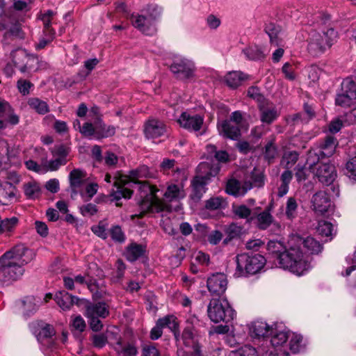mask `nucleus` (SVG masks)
<instances>
[{
	"instance_id": "obj_1",
	"label": "nucleus",
	"mask_w": 356,
	"mask_h": 356,
	"mask_svg": "<svg viewBox=\"0 0 356 356\" xmlns=\"http://www.w3.org/2000/svg\"><path fill=\"white\" fill-rule=\"evenodd\" d=\"M152 177V175L146 165L140 166L130 171L129 175L119 174L113 178L114 188L112 189L111 195L116 200L122 197L129 199L133 193L130 187H135L139 191L142 198L140 204L141 213L162 211L165 209L166 205L156 195L159 190L149 182L140 180Z\"/></svg>"
},
{
	"instance_id": "obj_2",
	"label": "nucleus",
	"mask_w": 356,
	"mask_h": 356,
	"mask_svg": "<svg viewBox=\"0 0 356 356\" xmlns=\"http://www.w3.org/2000/svg\"><path fill=\"white\" fill-rule=\"evenodd\" d=\"M321 250V244L314 238H304L298 234H292L289 238V252L282 259V264L292 273L303 275L312 268L311 254H318Z\"/></svg>"
},
{
	"instance_id": "obj_3",
	"label": "nucleus",
	"mask_w": 356,
	"mask_h": 356,
	"mask_svg": "<svg viewBox=\"0 0 356 356\" xmlns=\"http://www.w3.org/2000/svg\"><path fill=\"white\" fill-rule=\"evenodd\" d=\"M32 259L31 251L24 245H17L0 257V284H8L19 279L24 266Z\"/></svg>"
},
{
	"instance_id": "obj_4",
	"label": "nucleus",
	"mask_w": 356,
	"mask_h": 356,
	"mask_svg": "<svg viewBox=\"0 0 356 356\" xmlns=\"http://www.w3.org/2000/svg\"><path fill=\"white\" fill-rule=\"evenodd\" d=\"M306 164L314 176L324 184H332L337 177L335 167L329 163L320 162L318 154L314 149L309 152Z\"/></svg>"
},
{
	"instance_id": "obj_5",
	"label": "nucleus",
	"mask_w": 356,
	"mask_h": 356,
	"mask_svg": "<svg viewBox=\"0 0 356 356\" xmlns=\"http://www.w3.org/2000/svg\"><path fill=\"white\" fill-rule=\"evenodd\" d=\"M236 262L234 275L243 277L259 273L264 268L266 259L260 254L243 253L236 256Z\"/></svg>"
},
{
	"instance_id": "obj_6",
	"label": "nucleus",
	"mask_w": 356,
	"mask_h": 356,
	"mask_svg": "<svg viewBox=\"0 0 356 356\" xmlns=\"http://www.w3.org/2000/svg\"><path fill=\"white\" fill-rule=\"evenodd\" d=\"M161 13V8L156 5H150L140 15H131L132 25L147 35H152L156 32L155 20Z\"/></svg>"
},
{
	"instance_id": "obj_7",
	"label": "nucleus",
	"mask_w": 356,
	"mask_h": 356,
	"mask_svg": "<svg viewBox=\"0 0 356 356\" xmlns=\"http://www.w3.org/2000/svg\"><path fill=\"white\" fill-rule=\"evenodd\" d=\"M337 33L330 28L326 31L311 30L309 33L308 51L314 56H318L330 48L336 41Z\"/></svg>"
},
{
	"instance_id": "obj_8",
	"label": "nucleus",
	"mask_w": 356,
	"mask_h": 356,
	"mask_svg": "<svg viewBox=\"0 0 356 356\" xmlns=\"http://www.w3.org/2000/svg\"><path fill=\"white\" fill-rule=\"evenodd\" d=\"M207 312L209 318L214 323H228L236 316L235 311L225 298H212L208 305Z\"/></svg>"
},
{
	"instance_id": "obj_9",
	"label": "nucleus",
	"mask_w": 356,
	"mask_h": 356,
	"mask_svg": "<svg viewBox=\"0 0 356 356\" xmlns=\"http://www.w3.org/2000/svg\"><path fill=\"white\" fill-rule=\"evenodd\" d=\"M218 130L220 136L236 140L241 136V129L243 127V119L240 111L232 113L229 120L218 123Z\"/></svg>"
},
{
	"instance_id": "obj_10",
	"label": "nucleus",
	"mask_w": 356,
	"mask_h": 356,
	"mask_svg": "<svg viewBox=\"0 0 356 356\" xmlns=\"http://www.w3.org/2000/svg\"><path fill=\"white\" fill-rule=\"evenodd\" d=\"M289 331L286 328L275 325L270 332V348L269 356H289L288 344Z\"/></svg>"
},
{
	"instance_id": "obj_11",
	"label": "nucleus",
	"mask_w": 356,
	"mask_h": 356,
	"mask_svg": "<svg viewBox=\"0 0 356 356\" xmlns=\"http://www.w3.org/2000/svg\"><path fill=\"white\" fill-rule=\"evenodd\" d=\"M170 70L180 79H190L195 74L194 62L183 56H177L170 65Z\"/></svg>"
},
{
	"instance_id": "obj_12",
	"label": "nucleus",
	"mask_w": 356,
	"mask_h": 356,
	"mask_svg": "<svg viewBox=\"0 0 356 356\" xmlns=\"http://www.w3.org/2000/svg\"><path fill=\"white\" fill-rule=\"evenodd\" d=\"M227 286V277L224 273L213 274L207 280V288L212 296L220 297Z\"/></svg>"
},
{
	"instance_id": "obj_13",
	"label": "nucleus",
	"mask_w": 356,
	"mask_h": 356,
	"mask_svg": "<svg viewBox=\"0 0 356 356\" xmlns=\"http://www.w3.org/2000/svg\"><path fill=\"white\" fill-rule=\"evenodd\" d=\"M19 116L14 112L11 106L6 102H0V131L9 124L16 125L19 123Z\"/></svg>"
},
{
	"instance_id": "obj_14",
	"label": "nucleus",
	"mask_w": 356,
	"mask_h": 356,
	"mask_svg": "<svg viewBox=\"0 0 356 356\" xmlns=\"http://www.w3.org/2000/svg\"><path fill=\"white\" fill-rule=\"evenodd\" d=\"M275 324H268L266 321L257 320L250 323L248 327L249 335L252 339H264L269 336Z\"/></svg>"
},
{
	"instance_id": "obj_15",
	"label": "nucleus",
	"mask_w": 356,
	"mask_h": 356,
	"mask_svg": "<svg viewBox=\"0 0 356 356\" xmlns=\"http://www.w3.org/2000/svg\"><path fill=\"white\" fill-rule=\"evenodd\" d=\"M203 118L197 114L184 112L178 120L180 126L189 131H197L203 124Z\"/></svg>"
},
{
	"instance_id": "obj_16",
	"label": "nucleus",
	"mask_w": 356,
	"mask_h": 356,
	"mask_svg": "<svg viewBox=\"0 0 356 356\" xmlns=\"http://www.w3.org/2000/svg\"><path fill=\"white\" fill-rule=\"evenodd\" d=\"M271 209V206H268L263 211L250 217L248 222L254 223L259 229L265 230L268 229L274 221Z\"/></svg>"
},
{
	"instance_id": "obj_17",
	"label": "nucleus",
	"mask_w": 356,
	"mask_h": 356,
	"mask_svg": "<svg viewBox=\"0 0 356 356\" xmlns=\"http://www.w3.org/2000/svg\"><path fill=\"white\" fill-rule=\"evenodd\" d=\"M16 187L8 181H0V204L9 205L17 201Z\"/></svg>"
},
{
	"instance_id": "obj_18",
	"label": "nucleus",
	"mask_w": 356,
	"mask_h": 356,
	"mask_svg": "<svg viewBox=\"0 0 356 356\" xmlns=\"http://www.w3.org/2000/svg\"><path fill=\"white\" fill-rule=\"evenodd\" d=\"M311 202L313 210L320 214L327 212L331 207L328 195L325 192L321 191L312 196Z\"/></svg>"
},
{
	"instance_id": "obj_19",
	"label": "nucleus",
	"mask_w": 356,
	"mask_h": 356,
	"mask_svg": "<svg viewBox=\"0 0 356 356\" xmlns=\"http://www.w3.org/2000/svg\"><path fill=\"white\" fill-rule=\"evenodd\" d=\"M166 131V127L162 121L151 119L145 126V134L148 138H156L162 136Z\"/></svg>"
},
{
	"instance_id": "obj_20",
	"label": "nucleus",
	"mask_w": 356,
	"mask_h": 356,
	"mask_svg": "<svg viewBox=\"0 0 356 356\" xmlns=\"http://www.w3.org/2000/svg\"><path fill=\"white\" fill-rule=\"evenodd\" d=\"M288 341V349L294 354L305 351L308 345L307 341L300 334L291 331H289Z\"/></svg>"
},
{
	"instance_id": "obj_21",
	"label": "nucleus",
	"mask_w": 356,
	"mask_h": 356,
	"mask_svg": "<svg viewBox=\"0 0 356 356\" xmlns=\"http://www.w3.org/2000/svg\"><path fill=\"white\" fill-rule=\"evenodd\" d=\"M267 249L270 253L275 254L278 261L280 267L289 271V268L284 267V264H282L283 261L282 259H283L284 256L289 252V246L286 248L281 242L277 241H270L268 243Z\"/></svg>"
},
{
	"instance_id": "obj_22",
	"label": "nucleus",
	"mask_w": 356,
	"mask_h": 356,
	"mask_svg": "<svg viewBox=\"0 0 356 356\" xmlns=\"http://www.w3.org/2000/svg\"><path fill=\"white\" fill-rule=\"evenodd\" d=\"M54 300L63 311L70 310L72 305H78L79 301L77 297L73 296L65 291L57 292L54 296Z\"/></svg>"
},
{
	"instance_id": "obj_23",
	"label": "nucleus",
	"mask_w": 356,
	"mask_h": 356,
	"mask_svg": "<svg viewBox=\"0 0 356 356\" xmlns=\"http://www.w3.org/2000/svg\"><path fill=\"white\" fill-rule=\"evenodd\" d=\"M260 119L261 121L266 124L273 123L280 115V113L273 104L266 103V104H260Z\"/></svg>"
},
{
	"instance_id": "obj_24",
	"label": "nucleus",
	"mask_w": 356,
	"mask_h": 356,
	"mask_svg": "<svg viewBox=\"0 0 356 356\" xmlns=\"http://www.w3.org/2000/svg\"><path fill=\"white\" fill-rule=\"evenodd\" d=\"M109 314L108 307L105 302H98L86 305L85 316L86 317L106 318Z\"/></svg>"
},
{
	"instance_id": "obj_25",
	"label": "nucleus",
	"mask_w": 356,
	"mask_h": 356,
	"mask_svg": "<svg viewBox=\"0 0 356 356\" xmlns=\"http://www.w3.org/2000/svg\"><path fill=\"white\" fill-rule=\"evenodd\" d=\"M90 112H92L95 114V120L93 124L90 122H86L81 127L80 122L77 120L74 123V126L75 128L77 127L81 134H83L84 136L96 139V122L97 116H98L99 113L98 108H92Z\"/></svg>"
},
{
	"instance_id": "obj_26",
	"label": "nucleus",
	"mask_w": 356,
	"mask_h": 356,
	"mask_svg": "<svg viewBox=\"0 0 356 356\" xmlns=\"http://www.w3.org/2000/svg\"><path fill=\"white\" fill-rule=\"evenodd\" d=\"M252 188V185L245 182L243 185L235 179L228 180L226 186V192L235 197L244 195L248 191Z\"/></svg>"
},
{
	"instance_id": "obj_27",
	"label": "nucleus",
	"mask_w": 356,
	"mask_h": 356,
	"mask_svg": "<svg viewBox=\"0 0 356 356\" xmlns=\"http://www.w3.org/2000/svg\"><path fill=\"white\" fill-rule=\"evenodd\" d=\"M16 155V150L10 149L7 141L0 140V169L6 168L11 159Z\"/></svg>"
},
{
	"instance_id": "obj_28",
	"label": "nucleus",
	"mask_w": 356,
	"mask_h": 356,
	"mask_svg": "<svg viewBox=\"0 0 356 356\" xmlns=\"http://www.w3.org/2000/svg\"><path fill=\"white\" fill-rule=\"evenodd\" d=\"M248 78V76L247 74L240 71H232L225 74L223 81L229 88H236Z\"/></svg>"
},
{
	"instance_id": "obj_29",
	"label": "nucleus",
	"mask_w": 356,
	"mask_h": 356,
	"mask_svg": "<svg viewBox=\"0 0 356 356\" xmlns=\"http://www.w3.org/2000/svg\"><path fill=\"white\" fill-rule=\"evenodd\" d=\"M337 145V139L334 136H327L321 145V149L316 152L319 156H331L334 153Z\"/></svg>"
},
{
	"instance_id": "obj_30",
	"label": "nucleus",
	"mask_w": 356,
	"mask_h": 356,
	"mask_svg": "<svg viewBox=\"0 0 356 356\" xmlns=\"http://www.w3.org/2000/svg\"><path fill=\"white\" fill-rule=\"evenodd\" d=\"M96 131V139H100L113 136L115 133V128L113 126L104 124L99 117L97 116Z\"/></svg>"
},
{
	"instance_id": "obj_31",
	"label": "nucleus",
	"mask_w": 356,
	"mask_h": 356,
	"mask_svg": "<svg viewBox=\"0 0 356 356\" xmlns=\"http://www.w3.org/2000/svg\"><path fill=\"white\" fill-rule=\"evenodd\" d=\"M23 191L26 198L29 200L37 199L41 195L40 186L35 181L24 183L23 185Z\"/></svg>"
},
{
	"instance_id": "obj_32",
	"label": "nucleus",
	"mask_w": 356,
	"mask_h": 356,
	"mask_svg": "<svg viewBox=\"0 0 356 356\" xmlns=\"http://www.w3.org/2000/svg\"><path fill=\"white\" fill-rule=\"evenodd\" d=\"M299 203L294 197H288L286 202L284 215L287 220H293L298 215Z\"/></svg>"
},
{
	"instance_id": "obj_33",
	"label": "nucleus",
	"mask_w": 356,
	"mask_h": 356,
	"mask_svg": "<svg viewBox=\"0 0 356 356\" xmlns=\"http://www.w3.org/2000/svg\"><path fill=\"white\" fill-rule=\"evenodd\" d=\"M207 176H196L192 182L193 193L191 197L194 200L201 198L202 194L205 192L204 186L206 184Z\"/></svg>"
},
{
	"instance_id": "obj_34",
	"label": "nucleus",
	"mask_w": 356,
	"mask_h": 356,
	"mask_svg": "<svg viewBox=\"0 0 356 356\" xmlns=\"http://www.w3.org/2000/svg\"><path fill=\"white\" fill-rule=\"evenodd\" d=\"M27 104L31 110L40 115H44L49 111L48 104L38 97L29 98Z\"/></svg>"
},
{
	"instance_id": "obj_35",
	"label": "nucleus",
	"mask_w": 356,
	"mask_h": 356,
	"mask_svg": "<svg viewBox=\"0 0 356 356\" xmlns=\"http://www.w3.org/2000/svg\"><path fill=\"white\" fill-rule=\"evenodd\" d=\"M186 193L181 185L171 184L170 185L165 193V197L169 201L182 199L185 197Z\"/></svg>"
},
{
	"instance_id": "obj_36",
	"label": "nucleus",
	"mask_w": 356,
	"mask_h": 356,
	"mask_svg": "<svg viewBox=\"0 0 356 356\" xmlns=\"http://www.w3.org/2000/svg\"><path fill=\"white\" fill-rule=\"evenodd\" d=\"M145 251V248L142 245L132 243L127 247L125 252V257L129 261H134L141 257Z\"/></svg>"
},
{
	"instance_id": "obj_37",
	"label": "nucleus",
	"mask_w": 356,
	"mask_h": 356,
	"mask_svg": "<svg viewBox=\"0 0 356 356\" xmlns=\"http://www.w3.org/2000/svg\"><path fill=\"white\" fill-rule=\"evenodd\" d=\"M55 15V13L51 10H48L38 15V18L43 22L44 31L48 32L51 38L54 37L55 31L51 27V20Z\"/></svg>"
},
{
	"instance_id": "obj_38",
	"label": "nucleus",
	"mask_w": 356,
	"mask_h": 356,
	"mask_svg": "<svg viewBox=\"0 0 356 356\" xmlns=\"http://www.w3.org/2000/svg\"><path fill=\"white\" fill-rule=\"evenodd\" d=\"M86 173L84 171L81 170L79 169L73 170L69 176L70 183L71 187L76 190L81 187V186L83 184V181L86 179Z\"/></svg>"
},
{
	"instance_id": "obj_39",
	"label": "nucleus",
	"mask_w": 356,
	"mask_h": 356,
	"mask_svg": "<svg viewBox=\"0 0 356 356\" xmlns=\"http://www.w3.org/2000/svg\"><path fill=\"white\" fill-rule=\"evenodd\" d=\"M316 231L319 235L325 237L332 236L336 232L334 225L326 220L318 221Z\"/></svg>"
},
{
	"instance_id": "obj_40",
	"label": "nucleus",
	"mask_w": 356,
	"mask_h": 356,
	"mask_svg": "<svg viewBox=\"0 0 356 356\" xmlns=\"http://www.w3.org/2000/svg\"><path fill=\"white\" fill-rule=\"evenodd\" d=\"M265 31L269 36L270 42L278 45L279 35L281 32L280 26L275 24L270 23L266 26Z\"/></svg>"
},
{
	"instance_id": "obj_41",
	"label": "nucleus",
	"mask_w": 356,
	"mask_h": 356,
	"mask_svg": "<svg viewBox=\"0 0 356 356\" xmlns=\"http://www.w3.org/2000/svg\"><path fill=\"white\" fill-rule=\"evenodd\" d=\"M341 92L348 94L354 99H356V83L350 78L344 79L341 83Z\"/></svg>"
},
{
	"instance_id": "obj_42",
	"label": "nucleus",
	"mask_w": 356,
	"mask_h": 356,
	"mask_svg": "<svg viewBox=\"0 0 356 356\" xmlns=\"http://www.w3.org/2000/svg\"><path fill=\"white\" fill-rule=\"evenodd\" d=\"M298 159V154L295 151L286 152L284 154L281 164L286 169L291 168Z\"/></svg>"
},
{
	"instance_id": "obj_43",
	"label": "nucleus",
	"mask_w": 356,
	"mask_h": 356,
	"mask_svg": "<svg viewBox=\"0 0 356 356\" xmlns=\"http://www.w3.org/2000/svg\"><path fill=\"white\" fill-rule=\"evenodd\" d=\"M245 56L250 60H259L265 56V54L258 46H252L243 49Z\"/></svg>"
},
{
	"instance_id": "obj_44",
	"label": "nucleus",
	"mask_w": 356,
	"mask_h": 356,
	"mask_svg": "<svg viewBox=\"0 0 356 356\" xmlns=\"http://www.w3.org/2000/svg\"><path fill=\"white\" fill-rule=\"evenodd\" d=\"M159 325L163 327H168L171 330H177L179 327L177 318L174 315H168L163 318L158 319Z\"/></svg>"
},
{
	"instance_id": "obj_45",
	"label": "nucleus",
	"mask_w": 356,
	"mask_h": 356,
	"mask_svg": "<svg viewBox=\"0 0 356 356\" xmlns=\"http://www.w3.org/2000/svg\"><path fill=\"white\" fill-rule=\"evenodd\" d=\"M229 356H258L257 350L251 346H245L239 349L232 350Z\"/></svg>"
},
{
	"instance_id": "obj_46",
	"label": "nucleus",
	"mask_w": 356,
	"mask_h": 356,
	"mask_svg": "<svg viewBox=\"0 0 356 356\" xmlns=\"http://www.w3.org/2000/svg\"><path fill=\"white\" fill-rule=\"evenodd\" d=\"M22 304L24 316H30L38 309V305L35 302V299L32 297L26 298L22 301Z\"/></svg>"
},
{
	"instance_id": "obj_47",
	"label": "nucleus",
	"mask_w": 356,
	"mask_h": 356,
	"mask_svg": "<svg viewBox=\"0 0 356 356\" xmlns=\"http://www.w3.org/2000/svg\"><path fill=\"white\" fill-rule=\"evenodd\" d=\"M226 205V202L224 199L220 197H211L206 202L205 207L210 210H217L224 208Z\"/></svg>"
},
{
	"instance_id": "obj_48",
	"label": "nucleus",
	"mask_w": 356,
	"mask_h": 356,
	"mask_svg": "<svg viewBox=\"0 0 356 356\" xmlns=\"http://www.w3.org/2000/svg\"><path fill=\"white\" fill-rule=\"evenodd\" d=\"M233 212L239 218L250 219L251 216V210L245 204L234 205Z\"/></svg>"
},
{
	"instance_id": "obj_49",
	"label": "nucleus",
	"mask_w": 356,
	"mask_h": 356,
	"mask_svg": "<svg viewBox=\"0 0 356 356\" xmlns=\"http://www.w3.org/2000/svg\"><path fill=\"white\" fill-rule=\"evenodd\" d=\"M18 222V219L15 217H12L10 218H5L2 220L1 218L0 222V229L1 234L5 232H10L15 227Z\"/></svg>"
},
{
	"instance_id": "obj_50",
	"label": "nucleus",
	"mask_w": 356,
	"mask_h": 356,
	"mask_svg": "<svg viewBox=\"0 0 356 356\" xmlns=\"http://www.w3.org/2000/svg\"><path fill=\"white\" fill-rule=\"evenodd\" d=\"M345 174L350 179L356 181V155L346 163Z\"/></svg>"
},
{
	"instance_id": "obj_51",
	"label": "nucleus",
	"mask_w": 356,
	"mask_h": 356,
	"mask_svg": "<svg viewBox=\"0 0 356 356\" xmlns=\"http://www.w3.org/2000/svg\"><path fill=\"white\" fill-rule=\"evenodd\" d=\"M252 183L248 182V184H250L252 185V188L253 186L255 187H261L264 184V176L261 171L258 170L257 169H254L252 172L251 176Z\"/></svg>"
},
{
	"instance_id": "obj_52",
	"label": "nucleus",
	"mask_w": 356,
	"mask_h": 356,
	"mask_svg": "<svg viewBox=\"0 0 356 356\" xmlns=\"http://www.w3.org/2000/svg\"><path fill=\"white\" fill-rule=\"evenodd\" d=\"M353 100L354 99L348 94L341 92V93L337 95L335 102L337 105L346 108L351 106Z\"/></svg>"
},
{
	"instance_id": "obj_53",
	"label": "nucleus",
	"mask_w": 356,
	"mask_h": 356,
	"mask_svg": "<svg viewBox=\"0 0 356 356\" xmlns=\"http://www.w3.org/2000/svg\"><path fill=\"white\" fill-rule=\"evenodd\" d=\"M181 338L185 346H189L193 344L194 339V329L189 326H186L182 332Z\"/></svg>"
},
{
	"instance_id": "obj_54",
	"label": "nucleus",
	"mask_w": 356,
	"mask_h": 356,
	"mask_svg": "<svg viewBox=\"0 0 356 356\" xmlns=\"http://www.w3.org/2000/svg\"><path fill=\"white\" fill-rule=\"evenodd\" d=\"M107 224L104 221H101L98 225H94L91 227L92 232L97 236L105 239L107 238L108 234L106 232Z\"/></svg>"
},
{
	"instance_id": "obj_55",
	"label": "nucleus",
	"mask_w": 356,
	"mask_h": 356,
	"mask_svg": "<svg viewBox=\"0 0 356 356\" xmlns=\"http://www.w3.org/2000/svg\"><path fill=\"white\" fill-rule=\"evenodd\" d=\"M51 152L54 157L66 159V157L69 153V147L62 144L54 146L51 150Z\"/></svg>"
},
{
	"instance_id": "obj_56",
	"label": "nucleus",
	"mask_w": 356,
	"mask_h": 356,
	"mask_svg": "<svg viewBox=\"0 0 356 356\" xmlns=\"http://www.w3.org/2000/svg\"><path fill=\"white\" fill-rule=\"evenodd\" d=\"M207 151L209 152H214L215 158L217 161L222 163H225L229 160V154L225 151H216V147L213 145H208Z\"/></svg>"
},
{
	"instance_id": "obj_57",
	"label": "nucleus",
	"mask_w": 356,
	"mask_h": 356,
	"mask_svg": "<svg viewBox=\"0 0 356 356\" xmlns=\"http://www.w3.org/2000/svg\"><path fill=\"white\" fill-rule=\"evenodd\" d=\"M72 327L79 332H83L86 328V323L83 318L80 316H72Z\"/></svg>"
},
{
	"instance_id": "obj_58",
	"label": "nucleus",
	"mask_w": 356,
	"mask_h": 356,
	"mask_svg": "<svg viewBox=\"0 0 356 356\" xmlns=\"http://www.w3.org/2000/svg\"><path fill=\"white\" fill-rule=\"evenodd\" d=\"M248 95L255 99L257 102H258L260 104H264V97L261 93L260 89L257 86H252L250 87L248 90Z\"/></svg>"
},
{
	"instance_id": "obj_59",
	"label": "nucleus",
	"mask_w": 356,
	"mask_h": 356,
	"mask_svg": "<svg viewBox=\"0 0 356 356\" xmlns=\"http://www.w3.org/2000/svg\"><path fill=\"white\" fill-rule=\"evenodd\" d=\"M309 172H312L309 166L307 169L306 167L300 166V164H298L296 167L295 174L297 181L299 182L305 181L308 178Z\"/></svg>"
},
{
	"instance_id": "obj_60",
	"label": "nucleus",
	"mask_w": 356,
	"mask_h": 356,
	"mask_svg": "<svg viewBox=\"0 0 356 356\" xmlns=\"http://www.w3.org/2000/svg\"><path fill=\"white\" fill-rule=\"evenodd\" d=\"M80 212L83 216H91L97 212L96 205L88 203L79 207Z\"/></svg>"
},
{
	"instance_id": "obj_61",
	"label": "nucleus",
	"mask_w": 356,
	"mask_h": 356,
	"mask_svg": "<svg viewBox=\"0 0 356 356\" xmlns=\"http://www.w3.org/2000/svg\"><path fill=\"white\" fill-rule=\"evenodd\" d=\"M110 234L113 240L118 242L124 241V235L119 226H113L110 230Z\"/></svg>"
},
{
	"instance_id": "obj_62",
	"label": "nucleus",
	"mask_w": 356,
	"mask_h": 356,
	"mask_svg": "<svg viewBox=\"0 0 356 356\" xmlns=\"http://www.w3.org/2000/svg\"><path fill=\"white\" fill-rule=\"evenodd\" d=\"M74 282L79 284H86L88 285V288L93 291L95 289V285L92 283V280H90L88 276H83L81 275H76L74 277Z\"/></svg>"
},
{
	"instance_id": "obj_63",
	"label": "nucleus",
	"mask_w": 356,
	"mask_h": 356,
	"mask_svg": "<svg viewBox=\"0 0 356 356\" xmlns=\"http://www.w3.org/2000/svg\"><path fill=\"white\" fill-rule=\"evenodd\" d=\"M67 159L56 157V159L47 162V167L49 170L54 171L58 169L61 165L66 163Z\"/></svg>"
},
{
	"instance_id": "obj_64",
	"label": "nucleus",
	"mask_w": 356,
	"mask_h": 356,
	"mask_svg": "<svg viewBox=\"0 0 356 356\" xmlns=\"http://www.w3.org/2000/svg\"><path fill=\"white\" fill-rule=\"evenodd\" d=\"M98 187V184L96 183L88 184L86 186L85 193L82 194V196L83 197L86 196L88 200L91 199L97 193Z\"/></svg>"
}]
</instances>
